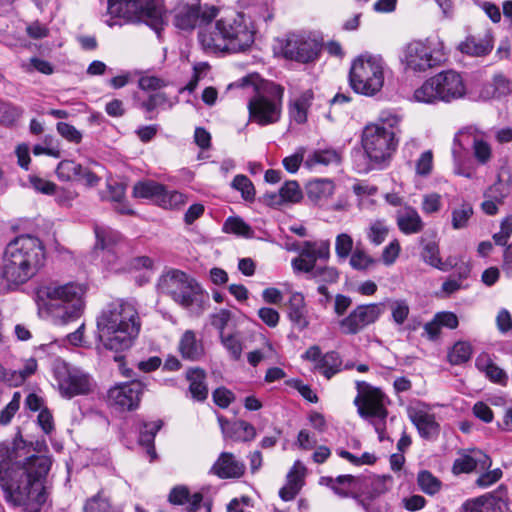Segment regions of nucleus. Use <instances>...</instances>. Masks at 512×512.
Returning <instances> with one entry per match:
<instances>
[{
    "instance_id": "1",
    "label": "nucleus",
    "mask_w": 512,
    "mask_h": 512,
    "mask_svg": "<svg viewBox=\"0 0 512 512\" xmlns=\"http://www.w3.org/2000/svg\"><path fill=\"white\" fill-rule=\"evenodd\" d=\"M51 468L45 455L24 456L14 444L0 443V487L4 500L25 512H40L48 499L44 480Z\"/></svg>"
},
{
    "instance_id": "2",
    "label": "nucleus",
    "mask_w": 512,
    "mask_h": 512,
    "mask_svg": "<svg viewBox=\"0 0 512 512\" xmlns=\"http://www.w3.org/2000/svg\"><path fill=\"white\" fill-rule=\"evenodd\" d=\"M141 326L134 304L115 298L104 305L96 318L97 340L104 349L115 352L114 360L121 362L124 359L122 353L134 345Z\"/></svg>"
},
{
    "instance_id": "3",
    "label": "nucleus",
    "mask_w": 512,
    "mask_h": 512,
    "mask_svg": "<svg viewBox=\"0 0 512 512\" xmlns=\"http://www.w3.org/2000/svg\"><path fill=\"white\" fill-rule=\"evenodd\" d=\"M42 242L31 235H22L6 246L2 257L0 278L8 290H15L37 275L45 265Z\"/></svg>"
},
{
    "instance_id": "4",
    "label": "nucleus",
    "mask_w": 512,
    "mask_h": 512,
    "mask_svg": "<svg viewBox=\"0 0 512 512\" xmlns=\"http://www.w3.org/2000/svg\"><path fill=\"white\" fill-rule=\"evenodd\" d=\"M254 36L252 22L242 13H232L203 28L198 38L209 52H241L251 47Z\"/></svg>"
},
{
    "instance_id": "5",
    "label": "nucleus",
    "mask_w": 512,
    "mask_h": 512,
    "mask_svg": "<svg viewBox=\"0 0 512 512\" xmlns=\"http://www.w3.org/2000/svg\"><path fill=\"white\" fill-rule=\"evenodd\" d=\"M400 118L394 114L384 113L378 122L366 125L362 132L361 143L370 162L383 168L391 159L398 146L396 127Z\"/></svg>"
},
{
    "instance_id": "6",
    "label": "nucleus",
    "mask_w": 512,
    "mask_h": 512,
    "mask_svg": "<svg viewBox=\"0 0 512 512\" xmlns=\"http://www.w3.org/2000/svg\"><path fill=\"white\" fill-rule=\"evenodd\" d=\"M84 293V287L77 283L50 284L42 286L37 297L48 311L66 323L80 316Z\"/></svg>"
},
{
    "instance_id": "7",
    "label": "nucleus",
    "mask_w": 512,
    "mask_h": 512,
    "mask_svg": "<svg viewBox=\"0 0 512 512\" xmlns=\"http://www.w3.org/2000/svg\"><path fill=\"white\" fill-rule=\"evenodd\" d=\"M446 59L444 43L437 36L414 39L402 47L400 62L405 70L426 72L440 66Z\"/></svg>"
},
{
    "instance_id": "8",
    "label": "nucleus",
    "mask_w": 512,
    "mask_h": 512,
    "mask_svg": "<svg viewBox=\"0 0 512 512\" xmlns=\"http://www.w3.org/2000/svg\"><path fill=\"white\" fill-rule=\"evenodd\" d=\"M466 87L461 75L453 70L442 71L415 89L413 98L416 102L436 104L452 102L464 97Z\"/></svg>"
},
{
    "instance_id": "9",
    "label": "nucleus",
    "mask_w": 512,
    "mask_h": 512,
    "mask_svg": "<svg viewBox=\"0 0 512 512\" xmlns=\"http://www.w3.org/2000/svg\"><path fill=\"white\" fill-rule=\"evenodd\" d=\"M284 88L270 81L255 87V94L248 102L250 119L261 125L274 124L280 120Z\"/></svg>"
},
{
    "instance_id": "10",
    "label": "nucleus",
    "mask_w": 512,
    "mask_h": 512,
    "mask_svg": "<svg viewBox=\"0 0 512 512\" xmlns=\"http://www.w3.org/2000/svg\"><path fill=\"white\" fill-rule=\"evenodd\" d=\"M349 81L358 94L374 96L384 84V61L380 56L362 55L352 63Z\"/></svg>"
},
{
    "instance_id": "11",
    "label": "nucleus",
    "mask_w": 512,
    "mask_h": 512,
    "mask_svg": "<svg viewBox=\"0 0 512 512\" xmlns=\"http://www.w3.org/2000/svg\"><path fill=\"white\" fill-rule=\"evenodd\" d=\"M107 12L130 21H143L158 34L164 26V14L155 0H108Z\"/></svg>"
},
{
    "instance_id": "12",
    "label": "nucleus",
    "mask_w": 512,
    "mask_h": 512,
    "mask_svg": "<svg viewBox=\"0 0 512 512\" xmlns=\"http://www.w3.org/2000/svg\"><path fill=\"white\" fill-rule=\"evenodd\" d=\"M158 290L185 308L191 307L203 293L195 279L177 269L169 270L159 278Z\"/></svg>"
},
{
    "instance_id": "13",
    "label": "nucleus",
    "mask_w": 512,
    "mask_h": 512,
    "mask_svg": "<svg viewBox=\"0 0 512 512\" xmlns=\"http://www.w3.org/2000/svg\"><path fill=\"white\" fill-rule=\"evenodd\" d=\"M356 389L358 394L354 399V405L362 419L369 422L373 419L387 418V397L380 388L373 387L365 381H356Z\"/></svg>"
},
{
    "instance_id": "14",
    "label": "nucleus",
    "mask_w": 512,
    "mask_h": 512,
    "mask_svg": "<svg viewBox=\"0 0 512 512\" xmlns=\"http://www.w3.org/2000/svg\"><path fill=\"white\" fill-rule=\"evenodd\" d=\"M54 376L63 397L70 399L78 395H87L93 389V380L88 373L65 362L55 366Z\"/></svg>"
},
{
    "instance_id": "15",
    "label": "nucleus",
    "mask_w": 512,
    "mask_h": 512,
    "mask_svg": "<svg viewBox=\"0 0 512 512\" xmlns=\"http://www.w3.org/2000/svg\"><path fill=\"white\" fill-rule=\"evenodd\" d=\"M217 13L214 6L202 8L200 0L183 1L174 11V25L181 30H192L202 24L208 26Z\"/></svg>"
},
{
    "instance_id": "16",
    "label": "nucleus",
    "mask_w": 512,
    "mask_h": 512,
    "mask_svg": "<svg viewBox=\"0 0 512 512\" xmlns=\"http://www.w3.org/2000/svg\"><path fill=\"white\" fill-rule=\"evenodd\" d=\"M321 51V45L315 39L302 34H288L283 45L282 53L286 59L299 63L315 61Z\"/></svg>"
},
{
    "instance_id": "17",
    "label": "nucleus",
    "mask_w": 512,
    "mask_h": 512,
    "mask_svg": "<svg viewBox=\"0 0 512 512\" xmlns=\"http://www.w3.org/2000/svg\"><path fill=\"white\" fill-rule=\"evenodd\" d=\"M145 384L140 380L115 385L107 394L108 403L121 411H133L139 407Z\"/></svg>"
},
{
    "instance_id": "18",
    "label": "nucleus",
    "mask_w": 512,
    "mask_h": 512,
    "mask_svg": "<svg viewBox=\"0 0 512 512\" xmlns=\"http://www.w3.org/2000/svg\"><path fill=\"white\" fill-rule=\"evenodd\" d=\"M94 232L96 236L95 252L100 251L102 259L108 265L114 264L124 246L122 236L110 226H95Z\"/></svg>"
},
{
    "instance_id": "19",
    "label": "nucleus",
    "mask_w": 512,
    "mask_h": 512,
    "mask_svg": "<svg viewBox=\"0 0 512 512\" xmlns=\"http://www.w3.org/2000/svg\"><path fill=\"white\" fill-rule=\"evenodd\" d=\"M382 311L381 304L359 305L340 321V327L345 334H356L366 326L374 323Z\"/></svg>"
},
{
    "instance_id": "20",
    "label": "nucleus",
    "mask_w": 512,
    "mask_h": 512,
    "mask_svg": "<svg viewBox=\"0 0 512 512\" xmlns=\"http://www.w3.org/2000/svg\"><path fill=\"white\" fill-rule=\"evenodd\" d=\"M454 460L452 472L455 475L470 473L473 471H484L491 467V458L480 449L462 450Z\"/></svg>"
},
{
    "instance_id": "21",
    "label": "nucleus",
    "mask_w": 512,
    "mask_h": 512,
    "mask_svg": "<svg viewBox=\"0 0 512 512\" xmlns=\"http://www.w3.org/2000/svg\"><path fill=\"white\" fill-rule=\"evenodd\" d=\"M168 502L176 506H185L187 512H210V506L203 503V494H192L185 485L173 487L168 494Z\"/></svg>"
},
{
    "instance_id": "22",
    "label": "nucleus",
    "mask_w": 512,
    "mask_h": 512,
    "mask_svg": "<svg viewBox=\"0 0 512 512\" xmlns=\"http://www.w3.org/2000/svg\"><path fill=\"white\" fill-rule=\"evenodd\" d=\"M244 462L230 452H222L210 469V473L220 479H238L245 473Z\"/></svg>"
},
{
    "instance_id": "23",
    "label": "nucleus",
    "mask_w": 512,
    "mask_h": 512,
    "mask_svg": "<svg viewBox=\"0 0 512 512\" xmlns=\"http://www.w3.org/2000/svg\"><path fill=\"white\" fill-rule=\"evenodd\" d=\"M287 318L299 332L310 325V317L305 297L301 292H293L287 302Z\"/></svg>"
},
{
    "instance_id": "24",
    "label": "nucleus",
    "mask_w": 512,
    "mask_h": 512,
    "mask_svg": "<svg viewBox=\"0 0 512 512\" xmlns=\"http://www.w3.org/2000/svg\"><path fill=\"white\" fill-rule=\"evenodd\" d=\"M178 350L183 359L190 361H199L205 355L202 340L198 339L192 330L183 333L178 344Z\"/></svg>"
},
{
    "instance_id": "25",
    "label": "nucleus",
    "mask_w": 512,
    "mask_h": 512,
    "mask_svg": "<svg viewBox=\"0 0 512 512\" xmlns=\"http://www.w3.org/2000/svg\"><path fill=\"white\" fill-rule=\"evenodd\" d=\"M458 49L469 56H485L493 49L492 36L489 33L483 37L468 36L458 45Z\"/></svg>"
},
{
    "instance_id": "26",
    "label": "nucleus",
    "mask_w": 512,
    "mask_h": 512,
    "mask_svg": "<svg viewBox=\"0 0 512 512\" xmlns=\"http://www.w3.org/2000/svg\"><path fill=\"white\" fill-rule=\"evenodd\" d=\"M334 183L330 179H314L306 184L305 191L308 199L317 205H321L334 193Z\"/></svg>"
},
{
    "instance_id": "27",
    "label": "nucleus",
    "mask_w": 512,
    "mask_h": 512,
    "mask_svg": "<svg viewBox=\"0 0 512 512\" xmlns=\"http://www.w3.org/2000/svg\"><path fill=\"white\" fill-rule=\"evenodd\" d=\"M186 380L189 382L191 397L199 402L205 401L208 397L206 372L199 367L190 368L186 372Z\"/></svg>"
},
{
    "instance_id": "28",
    "label": "nucleus",
    "mask_w": 512,
    "mask_h": 512,
    "mask_svg": "<svg viewBox=\"0 0 512 512\" xmlns=\"http://www.w3.org/2000/svg\"><path fill=\"white\" fill-rule=\"evenodd\" d=\"M409 417L421 437L433 439L439 434V424L436 422L433 414L423 411H414L409 414Z\"/></svg>"
},
{
    "instance_id": "29",
    "label": "nucleus",
    "mask_w": 512,
    "mask_h": 512,
    "mask_svg": "<svg viewBox=\"0 0 512 512\" xmlns=\"http://www.w3.org/2000/svg\"><path fill=\"white\" fill-rule=\"evenodd\" d=\"M314 99L312 90H306L298 98L290 103L289 116L297 124H303L307 121V112Z\"/></svg>"
},
{
    "instance_id": "30",
    "label": "nucleus",
    "mask_w": 512,
    "mask_h": 512,
    "mask_svg": "<svg viewBox=\"0 0 512 512\" xmlns=\"http://www.w3.org/2000/svg\"><path fill=\"white\" fill-rule=\"evenodd\" d=\"M83 512H122L121 509L114 505L109 495L100 490L97 494L89 497L83 506Z\"/></svg>"
},
{
    "instance_id": "31",
    "label": "nucleus",
    "mask_w": 512,
    "mask_h": 512,
    "mask_svg": "<svg viewBox=\"0 0 512 512\" xmlns=\"http://www.w3.org/2000/svg\"><path fill=\"white\" fill-rule=\"evenodd\" d=\"M161 428V422H143L139 428V444L147 448L152 459L156 457L154 439Z\"/></svg>"
},
{
    "instance_id": "32",
    "label": "nucleus",
    "mask_w": 512,
    "mask_h": 512,
    "mask_svg": "<svg viewBox=\"0 0 512 512\" xmlns=\"http://www.w3.org/2000/svg\"><path fill=\"white\" fill-rule=\"evenodd\" d=\"M37 368V363L34 359L29 360L24 369L20 372L16 371H7L1 364H0V381L5 382L9 384L10 386H17L21 384L25 378L32 375Z\"/></svg>"
},
{
    "instance_id": "33",
    "label": "nucleus",
    "mask_w": 512,
    "mask_h": 512,
    "mask_svg": "<svg viewBox=\"0 0 512 512\" xmlns=\"http://www.w3.org/2000/svg\"><path fill=\"white\" fill-rule=\"evenodd\" d=\"M435 235L432 234L431 238H422L423 250L421 253L422 259L429 265L440 270H446L444 264L439 257L438 242L435 240Z\"/></svg>"
},
{
    "instance_id": "34",
    "label": "nucleus",
    "mask_w": 512,
    "mask_h": 512,
    "mask_svg": "<svg viewBox=\"0 0 512 512\" xmlns=\"http://www.w3.org/2000/svg\"><path fill=\"white\" fill-rule=\"evenodd\" d=\"M217 420L221 429V432L223 434V437L227 439V436H235L237 434L235 429L242 428L247 433L246 437H241V439H248L253 436L254 433V426L247 421L244 420H238L233 423H231L228 419H226L223 415L217 414ZM240 439V437H236Z\"/></svg>"
},
{
    "instance_id": "35",
    "label": "nucleus",
    "mask_w": 512,
    "mask_h": 512,
    "mask_svg": "<svg viewBox=\"0 0 512 512\" xmlns=\"http://www.w3.org/2000/svg\"><path fill=\"white\" fill-rule=\"evenodd\" d=\"M163 191V185L152 180L137 182L133 187V196L135 198L152 199L156 203L160 193Z\"/></svg>"
},
{
    "instance_id": "36",
    "label": "nucleus",
    "mask_w": 512,
    "mask_h": 512,
    "mask_svg": "<svg viewBox=\"0 0 512 512\" xmlns=\"http://www.w3.org/2000/svg\"><path fill=\"white\" fill-rule=\"evenodd\" d=\"M126 187L122 183L114 182L108 184V200L114 202L115 211L119 214H133L134 211L123 202Z\"/></svg>"
},
{
    "instance_id": "37",
    "label": "nucleus",
    "mask_w": 512,
    "mask_h": 512,
    "mask_svg": "<svg viewBox=\"0 0 512 512\" xmlns=\"http://www.w3.org/2000/svg\"><path fill=\"white\" fill-rule=\"evenodd\" d=\"M341 364L342 360L340 355L335 351H330L320 358L316 368L319 369L327 379H330L341 370Z\"/></svg>"
},
{
    "instance_id": "38",
    "label": "nucleus",
    "mask_w": 512,
    "mask_h": 512,
    "mask_svg": "<svg viewBox=\"0 0 512 512\" xmlns=\"http://www.w3.org/2000/svg\"><path fill=\"white\" fill-rule=\"evenodd\" d=\"M300 254L315 263L317 259L327 260L329 258V244L326 242L305 241Z\"/></svg>"
},
{
    "instance_id": "39",
    "label": "nucleus",
    "mask_w": 512,
    "mask_h": 512,
    "mask_svg": "<svg viewBox=\"0 0 512 512\" xmlns=\"http://www.w3.org/2000/svg\"><path fill=\"white\" fill-rule=\"evenodd\" d=\"M337 495L342 497L348 496V489L355 486L358 478L352 475H339L335 479L332 477L322 478Z\"/></svg>"
},
{
    "instance_id": "40",
    "label": "nucleus",
    "mask_w": 512,
    "mask_h": 512,
    "mask_svg": "<svg viewBox=\"0 0 512 512\" xmlns=\"http://www.w3.org/2000/svg\"><path fill=\"white\" fill-rule=\"evenodd\" d=\"M339 161V154L335 150L327 149L314 151L308 155L304 163L308 168H312L318 164L327 166L333 163H339Z\"/></svg>"
},
{
    "instance_id": "41",
    "label": "nucleus",
    "mask_w": 512,
    "mask_h": 512,
    "mask_svg": "<svg viewBox=\"0 0 512 512\" xmlns=\"http://www.w3.org/2000/svg\"><path fill=\"white\" fill-rule=\"evenodd\" d=\"M83 166L73 160H62L56 168V175L61 181H72L80 178Z\"/></svg>"
},
{
    "instance_id": "42",
    "label": "nucleus",
    "mask_w": 512,
    "mask_h": 512,
    "mask_svg": "<svg viewBox=\"0 0 512 512\" xmlns=\"http://www.w3.org/2000/svg\"><path fill=\"white\" fill-rule=\"evenodd\" d=\"M299 464V461L294 464L292 470L287 475V486L282 487L279 491V496L284 501L293 500L300 490V477L296 473V468Z\"/></svg>"
},
{
    "instance_id": "43",
    "label": "nucleus",
    "mask_w": 512,
    "mask_h": 512,
    "mask_svg": "<svg viewBox=\"0 0 512 512\" xmlns=\"http://www.w3.org/2000/svg\"><path fill=\"white\" fill-rule=\"evenodd\" d=\"M472 355V346L469 342L458 341L454 344L448 353L449 362L452 365H460L470 360Z\"/></svg>"
},
{
    "instance_id": "44",
    "label": "nucleus",
    "mask_w": 512,
    "mask_h": 512,
    "mask_svg": "<svg viewBox=\"0 0 512 512\" xmlns=\"http://www.w3.org/2000/svg\"><path fill=\"white\" fill-rule=\"evenodd\" d=\"M417 484L421 491L428 495L438 493L442 486L441 481L428 470H423L418 473Z\"/></svg>"
},
{
    "instance_id": "45",
    "label": "nucleus",
    "mask_w": 512,
    "mask_h": 512,
    "mask_svg": "<svg viewBox=\"0 0 512 512\" xmlns=\"http://www.w3.org/2000/svg\"><path fill=\"white\" fill-rule=\"evenodd\" d=\"M473 157L479 165H487L493 156L491 145L482 138L475 137L472 143Z\"/></svg>"
},
{
    "instance_id": "46",
    "label": "nucleus",
    "mask_w": 512,
    "mask_h": 512,
    "mask_svg": "<svg viewBox=\"0 0 512 512\" xmlns=\"http://www.w3.org/2000/svg\"><path fill=\"white\" fill-rule=\"evenodd\" d=\"M185 196L176 190H167L163 185L157 204L165 209H176L185 203Z\"/></svg>"
},
{
    "instance_id": "47",
    "label": "nucleus",
    "mask_w": 512,
    "mask_h": 512,
    "mask_svg": "<svg viewBox=\"0 0 512 512\" xmlns=\"http://www.w3.org/2000/svg\"><path fill=\"white\" fill-rule=\"evenodd\" d=\"M232 187L241 193L245 201H253L255 198V188L252 181L245 175H236L232 181Z\"/></svg>"
},
{
    "instance_id": "48",
    "label": "nucleus",
    "mask_w": 512,
    "mask_h": 512,
    "mask_svg": "<svg viewBox=\"0 0 512 512\" xmlns=\"http://www.w3.org/2000/svg\"><path fill=\"white\" fill-rule=\"evenodd\" d=\"M283 203H298L303 198L302 190L297 181H286L279 189Z\"/></svg>"
},
{
    "instance_id": "49",
    "label": "nucleus",
    "mask_w": 512,
    "mask_h": 512,
    "mask_svg": "<svg viewBox=\"0 0 512 512\" xmlns=\"http://www.w3.org/2000/svg\"><path fill=\"white\" fill-rule=\"evenodd\" d=\"M311 279L315 280L320 284H332L336 283L339 279V273L334 267H320L317 266L316 270L313 271Z\"/></svg>"
},
{
    "instance_id": "50",
    "label": "nucleus",
    "mask_w": 512,
    "mask_h": 512,
    "mask_svg": "<svg viewBox=\"0 0 512 512\" xmlns=\"http://www.w3.org/2000/svg\"><path fill=\"white\" fill-rule=\"evenodd\" d=\"M222 345L229 352L230 357L237 361L241 358L243 346L241 341L232 334L220 336Z\"/></svg>"
},
{
    "instance_id": "51",
    "label": "nucleus",
    "mask_w": 512,
    "mask_h": 512,
    "mask_svg": "<svg viewBox=\"0 0 512 512\" xmlns=\"http://www.w3.org/2000/svg\"><path fill=\"white\" fill-rule=\"evenodd\" d=\"M389 306L393 321L398 325H402L410 312L407 302L405 300H393Z\"/></svg>"
},
{
    "instance_id": "52",
    "label": "nucleus",
    "mask_w": 512,
    "mask_h": 512,
    "mask_svg": "<svg viewBox=\"0 0 512 512\" xmlns=\"http://www.w3.org/2000/svg\"><path fill=\"white\" fill-rule=\"evenodd\" d=\"M462 149H463V147H462V144L460 143L458 136H455L454 140H453V147H452V155H453L454 164H455L454 172L456 175L464 176L466 178H472V172L467 171L465 168H463V166L461 164Z\"/></svg>"
},
{
    "instance_id": "53",
    "label": "nucleus",
    "mask_w": 512,
    "mask_h": 512,
    "mask_svg": "<svg viewBox=\"0 0 512 512\" xmlns=\"http://www.w3.org/2000/svg\"><path fill=\"white\" fill-rule=\"evenodd\" d=\"M483 370L485 371V374L490 381L500 385H506L508 381L507 374L502 368L497 366L492 361L489 360Z\"/></svg>"
},
{
    "instance_id": "54",
    "label": "nucleus",
    "mask_w": 512,
    "mask_h": 512,
    "mask_svg": "<svg viewBox=\"0 0 512 512\" xmlns=\"http://www.w3.org/2000/svg\"><path fill=\"white\" fill-rule=\"evenodd\" d=\"M58 133L67 141L78 144L82 140V134L73 125L66 122L57 123Z\"/></svg>"
},
{
    "instance_id": "55",
    "label": "nucleus",
    "mask_w": 512,
    "mask_h": 512,
    "mask_svg": "<svg viewBox=\"0 0 512 512\" xmlns=\"http://www.w3.org/2000/svg\"><path fill=\"white\" fill-rule=\"evenodd\" d=\"M212 398L218 407L225 409L235 400V395L231 390L219 387L212 392Z\"/></svg>"
},
{
    "instance_id": "56",
    "label": "nucleus",
    "mask_w": 512,
    "mask_h": 512,
    "mask_svg": "<svg viewBox=\"0 0 512 512\" xmlns=\"http://www.w3.org/2000/svg\"><path fill=\"white\" fill-rule=\"evenodd\" d=\"M20 399L21 395L19 392H15L11 401L5 406V408L1 411L0 414V423L8 424L15 413L19 410L20 407Z\"/></svg>"
},
{
    "instance_id": "57",
    "label": "nucleus",
    "mask_w": 512,
    "mask_h": 512,
    "mask_svg": "<svg viewBox=\"0 0 512 512\" xmlns=\"http://www.w3.org/2000/svg\"><path fill=\"white\" fill-rule=\"evenodd\" d=\"M380 486H382L380 483H377L375 486L373 485L372 491L362 498H360L359 496H355V499L357 500L358 504L365 510V512H379L378 509H374L372 507L371 503L376 497H378L384 492L383 489L380 488Z\"/></svg>"
},
{
    "instance_id": "58",
    "label": "nucleus",
    "mask_w": 512,
    "mask_h": 512,
    "mask_svg": "<svg viewBox=\"0 0 512 512\" xmlns=\"http://www.w3.org/2000/svg\"><path fill=\"white\" fill-rule=\"evenodd\" d=\"M29 182L37 192L45 195H52L56 192L57 189L55 183L42 179L38 176H29Z\"/></svg>"
},
{
    "instance_id": "59",
    "label": "nucleus",
    "mask_w": 512,
    "mask_h": 512,
    "mask_svg": "<svg viewBox=\"0 0 512 512\" xmlns=\"http://www.w3.org/2000/svg\"><path fill=\"white\" fill-rule=\"evenodd\" d=\"M492 96L500 97L507 95L511 91V82L503 74H496L492 80Z\"/></svg>"
},
{
    "instance_id": "60",
    "label": "nucleus",
    "mask_w": 512,
    "mask_h": 512,
    "mask_svg": "<svg viewBox=\"0 0 512 512\" xmlns=\"http://www.w3.org/2000/svg\"><path fill=\"white\" fill-rule=\"evenodd\" d=\"M304 156L305 149L303 147L298 148L294 154L283 159L282 163L284 168L290 173L297 172L300 164L304 161Z\"/></svg>"
},
{
    "instance_id": "61",
    "label": "nucleus",
    "mask_w": 512,
    "mask_h": 512,
    "mask_svg": "<svg viewBox=\"0 0 512 512\" xmlns=\"http://www.w3.org/2000/svg\"><path fill=\"white\" fill-rule=\"evenodd\" d=\"M433 168V154L430 150L423 152L416 161V173L420 176H428Z\"/></svg>"
},
{
    "instance_id": "62",
    "label": "nucleus",
    "mask_w": 512,
    "mask_h": 512,
    "mask_svg": "<svg viewBox=\"0 0 512 512\" xmlns=\"http://www.w3.org/2000/svg\"><path fill=\"white\" fill-rule=\"evenodd\" d=\"M441 195L438 193H429L423 196L422 210L426 214L436 213L441 208Z\"/></svg>"
},
{
    "instance_id": "63",
    "label": "nucleus",
    "mask_w": 512,
    "mask_h": 512,
    "mask_svg": "<svg viewBox=\"0 0 512 512\" xmlns=\"http://www.w3.org/2000/svg\"><path fill=\"white\" fill-rule=\"evenodd\" d=\"M258 317L261 321L270 328H274L278 325L280 320L279 312L271 307H261L258 312Z\"/></svg>"
},
{
    "instance_id": "64",
    "label": "nucleus",
    "mask_w": 512,
    "mask_h": 512,
    "mask_svg": "<svg viewBox=\"0 0 512 512\" xmlns=\"http://www.w3.org/2000/svg\"><path fill=\"white\" fill-rule=\"evenodd\" d=\"M375 263L374 259L363 251L356 250L350 258V264L354 269L365 270Z\"/></svg>"
}]
</instances>
